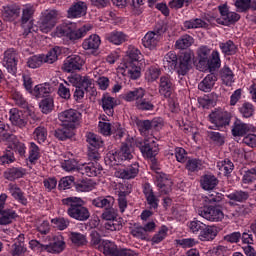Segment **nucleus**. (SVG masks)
<instances>
[{
  "mask_svg": "<svg viewBox=\"0 0 256 256\" xmlns=\"http://www.w3.org/2000/svg\"><path fill=\"white\" fill-rule=\"evenodd\" d=\"M217 227L205 225L199 234L200 241H213L217 237Z\"/></svg>",
  "mask_w": 256,
  "mask_h": 256,
  "instance_id": "nucleus-37",
  "label": "nucleus"
},
{
  "mask_svg": "<svg viewBox=\"0 0 256 256\" xmlns=\"http://www.w3.org/2000/svg\"><path fill=\"white\" fill-rule=\"evenodd\" d=\"M106 39L109 41V43H112L113 45H123L125 41L129 39L127 34L114 30L108 34H106Z\"/></svg>",
  "mask_w": 256,
  "mask_h": 256,
  "instance_id": "nucleus-30",
  "label": "nucleus"
},
{
  "mask_svg": "<svg viewBox=\"0 0 256 256\" xmlns=\"http://www.w3.org/2000/svg\"><path fill=\"white\" fill-rule=\"evenodd\" d=\"M61 14L57 10H47L42 14L38 27L42 33H50L55 25L59 23Z\"/></svg>",
  "mask_w": 256,
  "mask_h": 256,
  "instance_id": "nucleus-4",
  "label": "nucleus"
},
{
  "mask_svg": "<svg viewBox=\"0 0 256 256\" xmlns=\"http://www.w3.org/2000/svg\"><path fill=\"white\" fill-rule=\"evenodd\" d=\"M249 131H251V126L238 120L233 125L232 135L233 137H243L247 135Z\"/></svg>",
  "mask_w": 256,
  "mask_h": 256,
  "instance_id": "nucleus-36",
  "label": "nucleus"
},
{
  "mask_svg": "<svg viewBox=\"0 0 256 256\" xmlns=\"http://www.w3.org/2000/svg\"><path fill=\"white\" fill-rule=\"evenodd\" d=\"M195 59V54L191 50L183 52L179 57L178 75L185 76L189 73L191 67L193 66V60Z\"/></svg>",
  "mask_w": 256,
  "mask_h": 256,
  "instance_id": "nucleus-11",
  "label": "nucleus"
},
{
  "mask_svg": "<svg viewBox=\"0 0 256 256\" xmlns=\"http://www.w3.org/2000/svg\"><path fill=\"white\" fill-rule=\"evenodd\" d=\"M204 201L210 205H213L214 203H221V201H223V194L217 191H211L204 197Z\"/></svg>",
  "mask_w": 256,
  "mask_h": 256,
  "instance_id": "nucleus-60",
  "label": "nucleus"
},
{
  "mask_svg": "<svg viewBox=\"0 0 256 256\" xmlns=\"http://www.w3.org/2000/svg\"><path fill=\"white\" fill-rule=\"evenodd\" d=\"M249 192L243 190H235L227 195L229 199L228 205H237V203H245L249 199Z\"/></svg>",
  "mask_w": 256,
  "mask_h": 256,
  "instance_id": "nucleus-24",
  "label": "nucleus"
},
{
  "mask_svg": "<svg viewBox=\"0 0 256 256\" xmlns=\"http://www.w3.org/2000/svg\"><path fill=\"white\" fill-rule=\"evenodd\" d=\"M18 61L17 52H15V50L8 49L4 52L3 64L10 73H15L17 71Z\"/></svg>",
  "mask_w": 256,
  "mask_h": 256,
  "instance_id": "nucleus-22",
  "label": "nucleus"
},
{
  "mask_svg": "<svg viewBox=\"0 0 256 256\" xmlns=\"http://www.w3.org/2000/svg\"><path fill=\"white\" fill-rule=\"evenodd\" d=\"M215 83H217V75L210 73L198 84V89L204 93H211Z\"/></svg>",
  "mask_w": 256,
  "mask_h": 256,
  "instance_id": "nucleus-27",
  "label": "nucleus"
},
{
  "mask_svg": "<svg viewBox=\"0 0 256 256\" xmlns=\"http://www.w3.org/2000/svg\"><path fill=\"white\" fill-rule=\"evenodd\" d=\"M40 157H41V149H39V146H37L35 142H30L29 156H28L30 163H35L36 161H39Z\"/></svg>",
  "mask_w": 256,
  "mask_h": 256,
  "instance_id": "nucleus-51",
  "label": "nucleus"
},
{
  "mask_svg": "<svg viewBox=\"0 0 256 256\" xmlns=\"http://www.w3.org/2000/svg\"><path fill=\"white\" fill-rule=\"evenodd\" d=\"M20 15H21V7L17 4L4 6L2 8L3 21H8L9 23H13V21H17V19H19Z\"/></svg>",
  "mask_w": 256,
  "mask_h": 256,
  "instance_id": "nucleus-20",
  "label": "nucleus"
},
{
  "mask_svg": "<svg viewBox=\"0 0 256 256\" xmlns=\"http://www.w3.org/2000/svg\"><path fill=\"white\" fill-rule=\"evenodd\" d=\"M155 183L159 189L161 195H169L171 193V187H173V182L167 174L165 173H157L155 175Z\"/></svg>",
  "mask_w": 256,
  "mask_h": 256,
  "instance_id": "nucleus-18",
  "label": "nucleus"
},
{
  "mask_svg": "<svg viewBox=\"0 0 256 256\" xmlns=\"http://www.w3.org/2000/svg\"><path fill=\"white\" fill-rule=\"evenodd\" d=\"M82 117L83 115L75 109L62 111L58 115L59 121L63 123L64 127H68L69 129H77L81 125Z\"/></svg>",
  "mask_w": 256,
  "mask_h": 256,
  "instance_id": "nucleus-7",
  "label": "nucleus"
},
{
  "mask_svg": "<svg viewBox=\"0 0 256 256\" xmlns=\"http://www.w3.org/2000/svg\"><path fill=\"white\" fill-rule=\"evenodd\" d=\"M74 129H71L67 126L55 130V137L56 139H59L60 141H67V139H71L73 135H75V132H73Z\"/></svg>",
  "mask_w": 256,
  "mask_h": 256,
  "instance_id": "nucleus-46",
  "label": "nucleus"
},
{
  "mask_svg": "<svg viewBox=\"0 0 256 256\" xmlns=\"http://www.w3.org/2000/svg\"><path fill=\"white\" fill-rule=\"evenodd\" d=\"M108 157L110 161H115V163H119V161H131V159H133L131 146L128 144H122L118 152L109 153Z\"/></svg>",
  "mask_w": 256,
  "mask_h": 256,
  "instance_id": "nucleus-16",
  "label": "nucleus"
},
{
  "mask_svg": "<svg viewBox=\"0 0 256 256\" xmlns=\"http://www.w3.org/2000/svg\"><path fill=\"white\" fill-rule=\"evenodd\" d=\"M136 108L139 111H153L155 104L153 103V96L142 97L140 101L136 102Z\"/></svg>",
  "mask_w": 256,
  "mask_h": 256,
  "instance_id": "nucleus-41",
  "label": "nucleus"
},
{
  "mask_svg": "<svg viewBox=\"0 0 256 256\" xmlns=\"http://www.w3.org/2000/svg\"><path fill=\"white\" fill-rule=\"evenodd\" d=\"M138 147L145 159H155L159 154L157 138L153 137V135L145 137L144 141L138 144Z\"/></svg>",
  "mask_w": 256,
  "mask_h": 256,
  "instance_id": "nucleus-6",
  "label": "nucleus"
},
{
  "mask_svg": "<svg viewBox=\"0 0 256 256\" xmlns=\"http://www.w3.org/2000/svg\"><path fill=\"white\" fill-rule=\"evenodd\" d=\"M142 97H145V89L143 88H135L123 95L124 101H127L128 103L135 101V107L137 106V103L141 101Z\"/></svg>",
  "mask_w": 256,
  "mask_h": 256,
  "instance_id": "nucleus-28",
  "label": "nucleus"
},
{
  "mask_svg": "<svg viewBox=\"0 0 256 256\" xmlns=\"http://www.w3.org/2000/svg\"><path fill=\"white\" fill-rule=\"evenodd\" d=\"M136 127L138 128V131H140L141 135L147 137V135H149V131H151V120H137Z\"/></svg>",
  "mask_w": 256,
  "mask_h": 256,
  "instance_id": "nucleus-56",
  "label": "nucleus"
},
{
  "mask_svg": "<svg viewBox=\"0 0 256 256\" xmlns=\"http://www.w3.org/2000/svg\"><path fill=\"white\" fill-rule=\"evenodd\" d=\"M59 55H61V48L56 46L55 48L51 49L47 55H43L44 63H49L50 65L55 63V61L59 59Z\"/></svg>",
  "mask_w": 256,
  "mask_h": 256,
  "instance_id": "nucleus-50",
  "label": "nucleus"
},
{
  "mask_svg": "<svg viewBox=\"0 0 256 256\" xmlns=\"http://www.w3.org/2000/svg\"><path fill=\"white\" fill-rule=\"evenodd\" d=\"M0 215V225H10L18 217L17 212L12 208H5Z\"/></svg>",
  "mask_w": 256,
  "mask_h": 256,
  "instance_id": "nucleus-35",
  "label": "nucleus"
},
{
  "mask_svg": "<svg viewBox=\"0 0 256 256\" xmlns=\"http://www.w3.org/2000/svg\"><path fill=\"white\" fill-rule=\"evenodd\" d=\"M69 83H71L74 87H80L84 91L87 89L93 88V79L87 75L74 74L68 78Z\"/></svg>",
  "mask_w": 256,
  "mask_h": 256,
  "instance_id": "nucleus-17",
  "label": "nucleus"
},
{
  "mask_svg": "<svg viewBox=\"0 0 256 256\" xmlns=\"http://www.w3.org/2000/svg\"><path fill=\"white\" fill-rule=\"evenodd\" d=\"M39 107L42 113H44L45 115H47L48 113H51L55 107L53 98L48 97V98L42 99L39 103Z\"/></svg>",
  "mask_w": 256,
  "mask_h": 256,
  "instance_id": "nucleus-52",
  "label": "nucleus"
},
{
  "mask_svg": "<svg viewBox=\"0 0 256 256\" xmlns=\"http://www.w3.org/2000/svg\"><path fill=\"white\" fill-rule=\"evenodd\" d=\"M115 107H117V100L111 97L109 94H104L102 96V108L106 115L113 117Z\"/></svg>",
  "mask_w": 256,
  "mask_h": 256,
  "instance_id": "nucleus-26",
  "label": "nucleus"
},
{
  "mask_svg": "<svg viewBox=\"0 0 256 256\" xmlns=\"http://www.w3.org/2000/svg\"><path fill=\"white\" fill-rule=\"evenodd\" d=\"M185 167L189 173H195L203 169V162L196 158L188 159Z\"/></svg>",
  "mask_w": 256,
  "mask_h": 256,
  "instance_id": "nucleus-49",
  "label": "nucleus"
},
{
  "mask_svg": "<svg viewBox=\"0 0 256 256\" xmlns=\"http://www.w3.org/2000/svg\"><path fill=\"white\" fill-rule=\"evenodd\" d=\"M207 69H209L210 73L213 71H217L221 67V57L219 56V51L213 50L210 57L207 58L206 63Z\"/></svg>",
  "mask_w": 256,
  "mask_h": 256,
  "instance_id": "nucleus-29",
  "label": "nucleus"
},
{
  "mask_svg": "<svg viewBox=\"0 0 256 256\" xmlns=\"http://www.w3.org/2000/svg\"><path fill=\"white\" fill-rule=\"evenodd\" d=\"M62 205L68 207L67 215L76 221H87L91 217L89 208L85 207V201L79 197H67L62 199Z\"/></svg>",
  "mask_w": 256,
  "mask_h": 256,
  "instance_id": "nucleus-2",
  "label": "nucleus"
},
{
  "mask_svg": "<svg viewBox=\"0 0 256 256\" xmlns=\"http://www.w3.org/2000/svg\"><path fill=\"white\" fill-rule=\"evenodd\" d=\"M167 233H169V228L167 226H161L159 231L152 237V243L156 245L161 243L167 237Z\"/></svg>",
  "mask_w": 256,
  "mask_h": 256,
  "instance_id": "nucleus-61",
  "label": "nucleus"
},
{
  "mask_svg": "<svg viewBox=\"0 0 256 256\" xmlns=\"http://www.w3.org/2000/svg\"><path fill=\"white\" fill-rule=\"evenodd\" d=\"M200 184L202 189L205 191H212V189H215L217 185H219V180L217 177H215V175L207 174L202 176Z\"/></svg>",
  "mask_w": 256,
  "mask_h": 256,
  "instance_id": "nucleus-34",
  "label": "nucleus"
},
{
  "mask_svg": "<svg viewBox=\"0 0 256 256\" xmlns=\"http://www.w3.org/2000/svg\"><path fill=\"white\" fill-rule=\"evenodd\" d=\"M99 251H102L105 256H139L131 249H118L115 243L109 240L102 241Z\"/></svg>",
  "mask_w": 256,
  "mask_h": 256,
  "instance_id": "nucleus-8",
  "label": "nucleus"
},
{
  "mask_svg": "<svg viewBox=\"0 0 256 256\" xmlns=\"http://www.w3.org/2000/svg\"><path fill=\"white\" fill-rule=\"evenodd\" d=\"M99 45H101V37L96 34L90 35L82 43V47L85 51H96V49H99Z\"/></svg>",
  "mask_w": 256,
  "mask_h": 256,
  "instance_id": "nucleus-32",
  "label": "nucleus"
},
{
  "mask_svg": "<svg viewBox=\"0 0 256 256\" xmlns=\"http://www.w3.org/2000/svg\"><path fill=\"white\" fill-rule=\"evenodd\" d=\"M87 3L84 1L74 2L68 9V19H81L87 15Z\"/></svg>",
  "mask_w": 256,
  "mask_h": 256,
  "instance_id": "nucleus-14",
  "label": "nucleus"
},
{
  "mask_svg": "<svg viewBox=\"0 0 256 256\" xmlns=\"http://www.w3.org/2000/svg\"><path fill=\"white\" fill-rule=\"evenodd\" d=\"M220 78L224 85H226L227 87H231V85H233V83L235 82V74H233V71L227 66H224L221 69Z\"/></svg>",
  "mask_w": 256,
  "mask_h": 256,
  "instance_id": "nucleus-38",
  "label": "nucleus"
},
{
  "mask_svg": "<svg viewBox=\"0 0 256 256\" xmlns=\"http://www.w3.org/2000/svg\"><path fill=\"white\" fill-rule=\"evenodd\" d=\"M219 47L225 55H235L237 52V46L231 40H228L226 43H220Z\"/></svg>",
  "mask_w": 256,
  "mask_h": 256,
  "instance_id": "nucleus-59",
  "label": "nucleus"
},
{
  "mask_svg": "<svg viewBox=\"0 0 256 256\" xmlns=\"http://www.w3.org/2000/svg\"><path fill=\"white\" fill-rule=\"evenodd\" d=\"M217 167L226 177L227 175H231V173H233V169H235V165L229 158L219 161L217 163Z\"/></svg>",
  "mask_w": 256,
  "mask_h": 256,
  "instance_id": "nucleus-44",
  "label": "nucleus"
},
{
  "mask_svg": "<svg viewBox=\"0 0 256 256\" xmlns=\"http://www.w3.org/2000/svg\"><path fill=\"white\" fill-rule=\"evenodd\" d=\"M161 77V68L158 65H152L145 72V79L148 83H153Z\"/></svg>",
  "mask_w": 256,
  "mask_h": 256,
  "instance_id": "nucleus-39",
  "label": "nucleus"
},
{
  "mask_svg": "<svg viewBox=\"0 0 256 256\" xmlns=\"http://www.w3.org/2000/svg\"><path fill=\"white\" fill-rule=\"evenodd\" d=\"M197 213L206 221H211L212 223H219L225 219V213L223 210L217 206H203L197 209Z\"/></svg>",
  "mask_w": 256,
  "mask_h": 256,
  "instance_id": "nucleus-9",
  "label": "nucleus"
},
{
  "mask_svg": "<svg viewBox=\"0 0 256 256\" xmlns=\"http://www.w3.org/2000/svg\"><path fill=\"white\" fill-rule=\"evenodd\" d=\"M49 93H51L49 84H38L32 91V95H34L36 99H41V97H45V95H49Z\"/></svg>",
  "mask_w": 256,
  "mask_h": 256,
  "instance_id": "nucleus-48",
  "label": "nucleus"
},
{
  "mask_svg": "<svg viewBox=\"0 0 256 256\" xmlns=\"http://www.w3.org/2000/svg\"><path fill=\"white\" fill-rule=\"evenodd\" d=\"M193 45V37L190 35L181 36L175 43L176 49H188Z\"/></svg>",
  "mask_w": 256,
  "mask_h": 256,
  "instance_id": "nucleus-53",
  "label": "nucleus"
},
{
  "mask_svg": "<svg viewBox=\"0 0 256 256\" xmlns=\"http://www.w3.org/2000/svg\"><path fill=\"white\" fill-rule=\"evenodd\" d=\"M86 141L90 145L89 147L94 149H101L104 145L103 139L99 135L91 132L86 135Z\"/></svg>",
  "mask_w": 256,
  "mask_h": 256,
  "instance_id": "nucleus-45",
  "label": "nucleus"
},
{
  "mask_svg": "<svg viewBox=\"0 0 256 256\" xmlns=\"http://www.w3.org/2000/svg\"><path fill=\"white\" fill-rule=\"evenodd\" d=\"M10 163H15V154L12 150H6L0 156V165H10Z\"/></svg>",
  "mask_w": 256,
  "mask_h": 256,
  "instance_id": "nucleus-64",
  "label": "nucleus"
},
{
  "mask_svg": "<svg viewBox=\"0 0 256 256\" xmlns=\"http://www.w3.org/2000/svg\"><path fill=\"white\" fill-rule=\"evenodd\" d=\"M139 175V162H134L124 169H119L115 172V176L119 179L131 180Z\"/></svg>",
  "mask_w": 256,
  "mask_h": 256,
  "instance_id": "nucleus-19",
  "label": "nucleus"
},
{
  "mask_svg": "<svg viewBox=\"0 0 256 256\" xmlns=\"http://www.w3.org/2000/svg\"><path fill=\"white\" fill-rule=\"evenodd\" d=\"M167 31V27L163 24H157L153 31H149L144 38L142 43L146 49H155L159 45L161 39H163V34Z\"/></svg>",
  "mask_w": 256,
  "mask_h": 256,
  "instance_id": "nucleus-5",
  "label": "nucleus"
},
{
  "mask_svg": "<svg viewBox=\"0 0 256 256\" xmlns=\"http://www.w3.org/2000/svg\"><path fill=\"white\" fill-rule=\"evenodd\" d=\"M70 239L74 245H78V247H81V245H87V236L79 233V232H71Z\"/></svg>",
  "mask_w": 256,
  "mask_h": 256,
  "instance_id": "nucleus-62",
  "label": "nucleus"
},
{
  "mask_svg": "<svg viewBox=\"0 0 256 256\" xmlns=\"http://www.w3.org/2000/svg\"><path fill=\"white\" fill-rule=\"evenodd\" d=\"M33 135L35 141H37L38 143H45V141H47V128L43 126H38L37 128H35Z\"/></svg>",
  "mask_w": 256,
  "mask_h": 256,
  "instance_id": "nucleus-57",
  "label": "nucleus"
},
{
  "mask_svg": "<svg viewBox=\"0 0 256 256\" xmlns=\"http://www.w3.org/2000/svg\"><path fill=\"white\" fill-rule=\"evenodd\" d=\"M130 234L136 239H141L142 241H145L147 237H149L147 232H145V228L140 224L132 225L130 228Z\"/></svg>",
  "mask_w": 256,
  "mask_h": 256,
  "instance_id": "nucleus-47",
  "label": "nucleus"
},
{
  "mask_svg": "<svg viewBox=\"0 0 256 256\" xmlns=\"http://www.w3.org/2000/svg\"><path fill=\"white\" fill-rule=\"evenodd\" d=\"M141 57H143V54H141L140 49L129 46L124 62L117 69L118 73L128 79H139L141 77V67H139Z\"/></svg>",
  "mask_w": 256,
  "mask_h": 256,
  "instance_id": "nucleus-1",
  "label": "nucleus"
},
{
  "mask_svg": "<svg viewBox=\"0 0 256 256\" xmlns=\"http://www.w3.org/2000/svg\"><path fill=\"white\" fill-rule=\"evenodd\" d=\"M238 111L244 119H249L255 115V106L250 102H244L239 106Z\"/></svg>",
  "mask_w": 256,
  "mask_h": 256,
  "instance_id": "nucleus-43",
  "label": "nucleus"
},
{
  "mask_svg": "<svg viewBox=\"0 0 256 256\" xmlns=\"http://www.w3.org/2000/svg\"><path fill=\"white\" fill-rule=\"evenodd\" d=\"M92 205L105 211L115 205V198L113 196H99L92 200Z\"/></svg>",
  "mask_w": 256,
  "mask_h": 256,
  "instance_id": "nucleus-25",
  "label": "nucleus"
},
{
  "mask_svg": "<svg viewBox=\"0 0 256 256\" xmlns=\"http://www.w3.org/2000/svg\"><path fill=\"white\" fill-rule=\"evenodd\" d=\"M26 174H27V170H25V168L12 167V168H8L4 172V177L8 181H15V179H21L22 177H25Z\"/></svg>",
  "mask_w": 256,
  "mask_h": 256,
  "instance_id": "nucleus-33",
  "label": "nucleus"
},
{
  "mask_svg": "<svg viewBox=\"0 0 256 256\" xmlns=\"http://www.w3.org/2000/svg\"><path fill=\"white\" fill-rule=\"evenodd\" d=\"M10 121L17 127H25V119L23 118V112L17 108L10 110Z\"/></svg>",
  "mask_w": 256,
  "mask_h": 256,
  "instance_id": "nucleus-42",
  "label": "nucleus"
},
{
  "mask_svg": "<svg viewBox=\"0 0 256 256\" xmlns=\"http://www.w3.org/2000/svg\"><path fill=\"white\" fill-rule=\"evenodd\" d=\"M209 121L221 130L231 124V114L223 109H215L209 114Z\"/></svg>",
  "mask_w": 256,
  "mask_h": 256,
  "instance_id": "nucleus-10",
  "label": "nucleus"
},
{
  "mask_svg": "<svg viewBox=\"0 0 256 256\" xmlns=\"http://www.w3.org/2000/svg\"><path fill=\"white\" fill-rule=\"evenodd\" d=\"M11 97L15 104L18 105V107H22V109H27L29 104L27 103V100L25 99V97H23V94H21V92L17 90H12Z\"/></svg>",
  "mask_w": 256,
  "mask_h": 256,
  "instance_id": "nucleus-54",
  "label": "nucleus"
},
{
  "mask_svg": "<svg viewBox=\"0 0 256 256\" xmlns=\"http://www.w3.org/2000/svg\"><path fill=\"white\" fill-rule=\"evenodd\" d=\"M45 58L42 55H34L28 58L27 65L30 69H37L43 65Z\"/></svg>",
  "mask_w": 256,
  "mask_h": 256,
  "instance_id": "nucleus-58",
  "label": "nucleus"
},
{
  "mask_svg": "<svg viewBox=\"0 0 256 256\" xmlns=\"http://www.w3.org/2000/svg\"><path fill=\"white\" fill-rule=\"evenodd\" d=\"M205 225L203 222L199 221V220H193L188 222V228L190 233H201L203 231V229H205Z\"/></svg>",
  "mask_w": 256,
  "mask_h": 256,
  "instance_id": "nucleus-63",
  "label": "nucleus"
},
{
  "mask_svg": "<svg viewBox=\"0 0 256 256\" xmlns=\"http://www.w3.org/2000/svg\"><path fill=\"white\" fill-rule=\"evenodd\" d=\"M197 55L200 59L199 65H205L207 59H209V55H211V48L208 46H200L197 50Z\"/></svg>",
  "mask_w": 256,
  "mask_h": 256,
  "instance_id": "nucleus-55",
  "label": "nucleus"
},
{
  "mask_svg": "<svg viewBox=\"0 0 256 256\" xmlns=\"http://www.w3.org/2000/svg\"><path fill=\"white\" fill-rule=\"evenodd\" d=\"M8 191L12 195V197L18 201V203H21V205H27V197H25V193L21 191V188L17 186V184H9L8 185Z\"/></svg>",
  "mask_w": 256,
  "mask_h": 256,
  "instance_id": "nucleus-31",
  "label": "nucleus"
},
{
  "mask_svg": "<svg viewBox=\"0 0 256 256\" xmlns=\"http://www.w3.org/2000/svg\"><path fill=\"white\" fill-rule=\"evenodd\" d=\"M143 193L145 195L147 204L149 205V209H157V207H159V198L155 196V192H153L151 184L145 183L143 185Z\"/></svg>",
  "mask_w": 256,
  "mask_h": 256,
  "instance_id": "nucleus-23",
  "label": "nucleus"
},
{
  "mask_svg": "<svg viewBox=\"0 0 256 256\" xmlns=\"http://www.w3.org/2000/svg\"><path fill=\"white\" fill-rule=\"evenodd\" d=\"M83 65H85V60H83L81 56L71 55L64 61L63 70L66 71V73H73L75 71H81Z\"/></svg>",
  "mask_w": 256,
  "mask_h": 256,
  "instance_id": "nucleus-13",
  "label": "nucleus"
},
{
  "mask_svg": "<svg viewBox=\"0 0 256 256\" xmlns=\"http://www.w3.org/2000/svg\"><path fill=\"white\" fill-rule=\"evenodd\" d=\"M158 93L165 99L173 95V78L169 74H164L159 78Z\"/></svg>",
  "mask_w": 256,
  "mask_h": 256,
  "instance_id": "nucleus-12",
  "label": "nucleus"
},
{
  "mask_svg": "<svg viewBox=\"0 0 256 256\" xmlns=\"http://www.w3.org/2000/svg\"><path fill=\"white\" fill-rule=\"evenodd\" d=\"M63 251H65V240L61 235L53 236L52 241L46 244V253L59 255V253H63Z\"/></svg>",
  "mask_w": 256,
  "mask_h": 256,
  "instance_id": "nucleus-21",
  "label": "nucleus"
},
{
  "mask_svg": "<svg viewBox=\"0 0 256 256\" xmlns=\"http://www.w3.org/2000/svg\"><path fill=\"white\" fill-rule=\"evenodd\" d=\"M79 173L87 175V177H98L103 173V167L99 162H89L78 167Z\"/></svg>",
  "mask_w": 256,
  "mask_h": 256,
  "instance_id": "nucleus-15",
  "label": "nucleus"
},
{
  "mask_svg": "<svg viewBox=\"0 0 256 256\" xmlns=\"http://www.w3.org/2000/svg\"><path fill=\"white\" fill-rule=\"evenodd\" d=\"M186 29H208L209 23L201 18L190 19L184 22Z\"/></svg>",
  "mask_w": 256,
  "mask_h": 256,
  "instance_id": "nucleus-40",
  "label": "nucleus"
},
{
  "mask_svg": "<svg viewBox=\"0 0 256 256\" xmlns=\"http://www.w3.org/2000/svg\"><path fill=\"white\" fill-rule=\"evenodd\" d=\"M91 31L90 25H84L79 29H75V24H62L57 27V35L58 37H68L70 41H77V39H81V37H85L87 32Z\"/></svg>",
  "mask_w": 256,
  "mask_h": 256,
  "instance_id": "nucleus-3",
  "label": "nucleus"
}]
</instances>
